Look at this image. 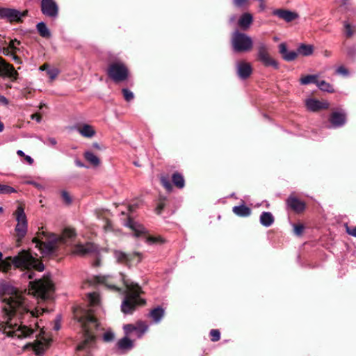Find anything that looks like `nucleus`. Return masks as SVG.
Here are the masks:
<instances>
[{"label":"nucleus","mask_w":356,"mask_h":356,"mask_svg":"<svg viewBox=\"0 0 356 356\" xmlns=\"http://www.w3.org/2000/svg\"><path fill=\"white\" fill-rule=\"evenodd\" d=\"M41 11L46 16L56 18L58 14V6L54 0H42Z\"/></svg>","instance_id":"9b49d317"},{"label":"nucleus","mask_w":356,"mask_h":356,"mask_svg":"<svg viewBox=\"0 0 356 356\" xmlns=\"http://www.w3.org/2000/svg\"><path fill=\"white\" fill-rule=\"evenodd\" d=\"M15 192L16 190L14 188L0 183V194H10Z\"/></svg>","instance_id":"4c0bfd02"},{"label":"nucleus","mask_w":356,"mask_h":356,"mask_svg":"<svg viewBox=\"0 0 356 356\" xmlns=\"http://www.w3.org/2000/svg\"><path fill=\"white\" fill-rule=\"evenodd\" d=\"M105 277H103V280H102V282H105V284L110 289H117V287L113 285V284H110L108 283H107L105 280Z\"/></svg>","instance_id":"bf43d9fd"},{"label":"nucleus","mask_w":356,"mask_h":356,"mask_svg":"<svg viewBox=\"0 0 356 356\" xmlns=\"http://www.w3.org/2000/svg\"><path fill=\"white\" fill-rule=\"evenodd\" d=\"M1 51L4 55L9 56H10V54L14 53L8 47L3 48Z\"/></svg>","instance_id":"5fc2aeb1"},{"label":"nucleus","mask_w":356,"mask_h":356,"mask_svg":"<svg viewBox=\"0 0 356 356\" xmlns=\"http://www.w3.org/2000/svg\"><path fill=\"white\" fill-rule=\"evenodd\" d=\"M118 346L123 350H131L134 347V342L127 337H124L118 341Z\"/></svg>","instance_id":"c85d7f7f"},{"label":"nucleus","mask_w":356,"mask_h":356,"mask_svg":"<svg viewBox=\"0 0 356 356\" xmlns=\"http://www.w3.org/2000/svg\"><path fill=\"white\" fill-rule=\"evenodd\" d=\"M232 211L239 217H248L251 214V209L244 204L234 207Z\"/></svg>","instance_id":"393cba45"},{"label":"nucleus","mask_w":356,"mask_h":356,"mask_svg":"<svg viewBox=\"0 0 356 356\" xmlns=\"http://www.w3.org/2000/svg\"><path fill=\"white\" fill-rule=\"evenodd\" d=\"M147 330L148 325L145 323L143 321L138 322V330L135 331L137 337L141 338Z\"/></svg>","instance_id":"e433bc0d"},{"label":"nucleus","mask_w":356,"mask_h":356,"mask_svg":"<svg viewBox=\"0 0 356 356\" xmlns=\"http://www.w3.org/2000/svg\"><path fill=\"white\" fill-rule=\"evenodd\" d=\"M123 330H124L125 333L128 334L134 331L135 332L136 330H138V325H134L132 324H127L123 326Z\"/></svg>","instance_id":"a19ab883"},{"label":"nucleus","mask_w":356,"mask_h":356,"mask_svg":"<svg viewBox=\"0 0 356 356\" xmlns=\"http://www.w3.org/2000/svg\"><path fill=\"white\" fill-rule=\"evenodd\" d=\"M36 27L42 37L47 38L51 37V32L44 22H41L38 23Z\"/></svg>","instance_id":"2f4dec72"},{"label":"nucleus","mask_w":356,"mask_h":356,"mask_svg":"<svg viewBox=\"0 0 356 356\" xmlns=\"http://www.w3.org/2000/svg\"><path fill=\"white\" fill-rule=\"evenodd\" d=\"M62 197L66 204H70L72 202V198L70 194L67 191H62L61 193Z\"/></svg>","instance_id":"de8ad7c7"},{"label":"nucleus","mask_w":356,"mask_h":356,"mask_svg":"<svg viewBox=\"0 0 356 356\" xmlns=\"http://www.w3.org/2000/svg\"><path fill=\"white\" fill-rule=\"evenodd\" d=\"M19 44V41L17 40H11L9 43L8 47L13 51L15 52L17 50V45Z\"/></svg>","instance_id":"09e8293b"},{"label":"nucleus","mask_w":356,"mask_h":356,"mask_svg":"<svg viewBox=\"0 0 356 356\" xmlns=\"http://www.w3.org/2000/svg\"><path fill=\"white\" fill-rule=\"evenodd\" d=\"M303 229H304V227L302 225H300V224L293 225V231L296 235H298V236L301 235L303 232Z\"/></svg>","instance_id":"49530a36"},{"label":"nucleus","mask_w":356,"mask_h":356,"mask_svg":"<svg viewBox=\"0 0 356 356\" xmlns=\"http://www.w3.org/2000/svg\"><path fill=\"white\" fill-rule=\"evenodd\" d=\"M252 22V15L250 13H244L239 17L238 20V25L241 29L246 31L250 29Z\"/></svg>","instance_id":"412c9836"},{"label":"nucleus","mask_w":356,"mask_h":356,"mask_svg":"<svg viewBox=\"0 0 356 356\" xmlns=\"http://www.w3.org/2000/svg\"><path fill=\"white\" fill-rule=\"evenodd\" d=\"M92 147L95 149H101V146L97 143H94L92 144Z\"/></svg>","instance_id":"774afa93"},{"label":"nucleus","mask_w":356,"mask_h":356,"mask_svg":"<svg viewBox=\"0 0 356 356\" xmlns=\"http://www.w3.org/2000/svg\"><path fill=\"white\" fill-rule=\"evenodd\" d=\"M286 204L296 212H301L305 209V203L295 197H289L286 200Z\"/></svg>","instance_id":"4be33fe9"},{"label":"nucleus","mask_w":356,"mask_h":356,"mask_svg":"<svg viewBox=\"0 0 356 356\" xmlns=\"http://www.w3.org/2000/svg\"><path fill=\"white\" fill-rule=\"evenodd\" d=\"M122 280L127 287V295L122 302L121 310L124 314H131L135 309L136 305L140 304V302L144 304L145 301L139 299L141 289L137 284L126 280L124 277Z\"/></svg>","instance_id":"20e7f679"},{"label":"nucleus","mask_w":356,"mask_h":356,"mask_svg":"<svg viewBox=\"0 0 356 356\" xmlns=\"http://www.w3.org/2000/svg\"><path fill=\"white\" fill-rule=\"evenodd\" d=\"M163 207V204H159L156 208V211H157V213H161V211L162 210Z\"/></svg>","instance_id":"0e129e2a"},{"label":"nucleus","mask_w":356,"mask_h":356,"mask_svg":"<svg viewBox=\"0 0 356 356\" xmlns=\"http://www.w3.org/2000/svg\"><path fill=\"white\" fill-rule=\"evenodd\" d=\"M75 163L77 166L79 167H81V168H84L85 165L83 164V163H81L80 161L77 160L75 161Z\"/></svg>","instance_id":"338daca9"},{"label":"nucleus","mask_w":356,"mask_h":356,"mask_svg":"<svg viewBox=\"0 0 356 356\" xmlns=\"http://www.w3.org/2000/svg\"><path fill=\"white\" fill-rule=\"evenodd\" d=\"M272 13L286 22H290L299 17L297 13L286 9H275Z\"/></svg>","instance_id":"f3484780"},{"label":"nucleus","mask_w":356,"mask_h":356,"mask_svg":"<svg viewBox=\"0 0 356 356\" xmlns=\"http://www.w3.org/2000/svg\"><path fill=\"white\" fill-rule=\"evenodd\" d=\"M47 74L49 75L50 80L53 81L57 77L59 70L55 67L51 68L47 70Z\"/></svg>","instance_id":"ea45409f"},{"label":"nucleus","mask_w":356,"mask_h":356,"mask_svg":"<svg viewBox=\"0 0 356 356\" xmlns=\"http://www.w3.org/2000/svg\"><path fill=\"white\" fill-rule=\"evenodd\" d=\"M74 236V230L73 229L67 228L63 231L60 236L56 238V241L58 242L66 243L67 239L72 238Z\"/></svg>","instance_id":"c756f323"},{"label":"nucleus","mask_w":356,"mask_h":356,"mask_svg":"<svg viewBox=\"0 0 356 356\" xmlns=\"http://www.w3.org/2000/svg\"><path fill=\"white\" fill-rule=\"evenodd\" d=\"M122 92H123L124 99L127 102H129V101H131V100H132L134 99V94L129 90H128L127 88H124V89L122 90Z\"/></svg>","instance_id":"c03bdc74"},{"label":"nucleus","mask_w":356,"mask_h":356,"mask_svg":"<svg viewBox=\"0 0 356 356\" xmlns=\"http://www.w3.org/2000/svg\"><path fill=\"white\" fill-rule=\"evenodd\" d=\"M330 122L334 128L343 126L346 122V115L343 111L333 112L330 116Z\"/></svg>","instance_id":"6ab92c4d"},{"label":"nucleus","mask_w":356,"mask_h":356,"mask_svg":"<svg viewBox=\"0 0 356 356\" xmlns=\"http://www.w3.org/2000/svg\"><path fill=\"white\" fill-rule=\"evenodd\" d=\"M17 225L15 228L17 236V241L22 240L28 231V222L24 209L19 206L15 213Z\"/></svg>","instance_id":"6e6552de"},{"label":"nucleus","mask_w":356,"mask_h":356,"mask_svg":"<svg viewBox=\"0 0 356 356\" xmlns=\"http://www.w3.org/2000/svg\"><path fill=\"white\" fill-rule=\"evenodd\" d=\"M159 241L163 242V241L160 237H149L147 238V242L150 244L155 243Z\"/></svg>","instance_id":"603ef678"},{"label":"nucleus","mask_w":356,"mask_h":356,"mask_svg":"<svg viewBox=\"0 0 356 356\" xmlns=\"http://www.w3.org/2000/svg\"><path fill=\"white\" fill-rule=\"evenodd\" d=\"M50 344V339L43 338L40 340L36 341L33 343H27L24 346V349L29 347H32L34 353L37 355H42L46 350L49 348Z\"/></svg>","instance_id":"ddd939ff"},{"label":"nucleus","mask_w":356,"mask_h":356,"mask_svg":"<svg viewBox=\"0 0 356 356\" xmlns=\"http://www.w3.org/2000/svg\"><path fill=\"white\" fill-rule=\"evenodd\" d=\"M78 132L85 138H92L95 135V130L94 128L88 124H84L78 129Z\"/></svg>","instance_id":"a878e982"},{"label":"nucleus","mask_w":356,"mask_h":356,"mask_svg":"<svg viewBox=\"0 0 356 356\" xmlns=\"http://www.w3.org/2000/svg\"><path fill=\"white\" fill-rule=\"evenodd\" d=\"M128 70L122 63H115L110 65L108 69V75L115 82H120L126 80L128 77Z\"/></svg>","instance_id":"1a4fd4ad"},{"label":"nucleus","mask_w":356,"mask_h":356,"mask_svg":"<svg viewBox=\"0 0 356 356\" xmlns=\"http://www.w3.org/2000/svg\"><path fill=\"white\" fill-rule=\"evenodd\" d=\"M346 232L349 235L356 237V227L353 229H350L348 227H347Z\"/></svg>","instance_id":"6e6d98bb"},{"label":"nucleus","mask_w":356,"mask_h":356,"mask_svg":"<svg viewBox=\"0 0 356 356\" xmlns=\"http://www.w3.org/2000/svg\"><path fill=\"white\" fill-rule=\"evenodd\" d=\"M12 264L15 268L26 269L27 271L22 273V277L24 279L31 280L35 277V273L31 269H35L39 272L44 270V266L40 263L38 259L33 257L29 251L22 250L17 255L12 257H8L2 259L0 262V270L7 272L11 268Z\"/></svg>","instance_id":"f03ea898"},{"label":"nucleus","mask_w":356,"mask_h":356,"mask_svg":"<svg viewBox=\"0 0 356 356\" xmlns=\"http://www.w3.org/2000/svg\"><path fill=\"white\" fill-rule=\"evenodd\" d=\"M46 144L55 146L57 144L56 140L54 138H48Z\"/></svg>","instance_id":"4d7b16f0"},{"label":"nucleus","mask_w":356,"mask_h":356,"mask_svg":"<svg viewBox=\"0 0 356 356\" xmlns=\"http://www.w3.org/2000/svg\"><path fill=\"white\" fill-rule=\"evenodd\" d=\"M17 76V72L13 66L6 63L3 59L0 58V76L16 79Z\"/></svg>","instance_id":"dca6fc26"},{"label":"nucleus","mask_w":356,"mask_h":356,"mask_svg":"<svg viewBox=\"0 0 356 356\" xmlns=\"http://www.w3.org/2000/svg\"><path fill=\"white\" fill-rule=\"evenodd\" d=\"M98 250V247L91 243H87L85 245L78 244L75 246L72 253L75 255L84 256L87 254L93 252Z\"/></svg>","instance_id":"2eb2a0df"},{"label":"nucleus","mask_w":356,"mask_h":356,"mask_svg":"<svg viewBox=\"0 0 356 356\" xmlns=\"http://www.w3.org/2000/svg\"><path fill=\"white\" fill-rule=\"evenodd\" d=\"M249 0H234V4L236 7H243L248 3Z\"/></svg>","instance_id":"3c124183"},{"label":"nucleus","mask_w":356,"mask_h":356,"mask_svg":"<svg viewBox=\"0 0 356 356\" xmlns=\"http://www.w3.org/2000/svg\"><path fill=\"white\" fill-rule=\"evenodd\" d=\"M10 57L14 60L15 61L17 62L18 63H21L19 61V58L15 55V53L10 54Z\"/></svg>","instance_id":"052dcab7"},{"label":"nucleus","mask_w":356,"mask_h":356,"mask_svg":"<svg viewBox=\"0 0 356 356\" xmlns=\"http://www.w3.org/2000/svg\"><path fill=\"white\" fill-rule=\"evenodd\" d=\"M279 52L282 55V58L288 62L293 61L298 57L297 51H289L286 44L284 42L279 44Z\"/></svg>","instance_id":"aec40b11"},{"label":"nucleus","mask_w":356,"mask_h":356,"mask_svg":"<svg viewBox=\"0 0 356 356\" xmlns=\"http://www.w3.org/2000/svg\"><path fill=\"white\" fill-rule=\"evenodd\" d=\"M256 58L265 67L279 68V63L270 55L268 45L264 41H258L256 45Z\"/></svg>","instance_id":"0eeeda50"},{"label":"nucleus","mask_w":356,"mask_h":356,"mask_svg":"<svg viewBox=\"0 0 356 356\" xmlns=\"http://www.w3.org/2000/svg\"><path fill=\"white\" fill-rule=\"evenodd\" d=\"M54 291L52 281L48 277H44L29 282V294L32 295L38 300H45L49 299Z\"/></svg>","instance_id":"39448f33"},{"label":"nucleus","mask_w":356,"mask_h":356,"mask_svg":"<svg viewBox=\"0 0 356 356\" xmlns=\"http://www.w3.org/2000/svg\"><path fill=\"white\" fill-rule=\"evenodd\" d=\"M298 55L300 54L304 56H309L314 53V46L312 44H306L301 43L297 49Z\"/></svg>","instance_id":"bb28decb"},{"label":"nucleus","mask_w":356,"mask_h":356,"mask_svg":"<svg viewBox=\"0 0 356 356\" xmlns=\"http://www.w3.org/2000/svg\"><path fill=\"white\" fill-rule=\"evenodd\" d=\"M124 225L134 231L135 236L136 237L139 236L140 234L145 233V229L141 225L131 219H129Z\"/></svg>","instance_id":"5701e85b"},{"label":"nucleus","mask_w":356,"mask_h":356,"mask_svg":"<svg viewBox=\"0 0 356 356\" xmlns=\"http://www.w3.org/2000/svg\"><path fill=\"white\" fill-rule=\"evenodd\" d=\"M161 181L163 186L166 188L168 191H171L172 185L170 184L169 179L167 177H162L161 179Z\"/></svg>","instance_id":"79ce46f5"},{"label":"nucleus","mask_w":356,"mask_h":356,"mask_svg":"<svg viewBox=\"0 0 356 356\" xmlns=\"http://www.w3.org/2000/svg\"><path fill=\"white\" fill-rule=\"evenodd\" d=\"M8 295L3 300L2 316L0 319V332H3L8 337L17 339L30 337L35 330L26 325L18 324L17 320L22 315L29 312V308L23 296L13 286L5 289Z\"/></svg>","instance_id":"f257e3e1"},{"label":"nucleus","mask_w":356,"mask_h":356,"mask_svg":"<svg viewBox=\"0 0 356 356\" xmlns=\"http://www.w3.org/2000/svg\"><path fill=\"white\" fill-rule=\"evenodd\" d=\"M31 118L33 120H35L38 122H40L41 120L40 116L38 115H32Z\"/></svg>","instance_id":"e2e57ef3"},{"label":"nucleus","mask_w":356,"mask_h":356,"mask_svg":"<svg viewBox=\"0 0 356 356\" xmlns=\"http://www.w3.org/2000/svg\"><path fill=\"white\" fill-rule=\"evenodd\" d=\"M252 72V68L250 63L241 60L236 63V74L241 79H248Z\"/></svg>","instance_id":"4468645a"},{"label":"nucleus","mask_w":356,"mask_h":356,"mask_svg":"<svg viewBox=\"0 0 356 356\" xmlns=\"http://www.w3.org/2000/svg\"><path fill=\"white\" fill-rule=\"evenodd\" d=\"M115 339V334L111 330L106 331L103 335V340L105 342L113 341Z\"/></svg>","instance_id":"58836bf2"},{"label":"nucleus","mask_w":356,"mask_h":356,"mask_svg":"<svg viewBox=\"0 0 356 356\" xmlns=\"http://www.w3.org/2000/svg\"><path fill=\"white\" fill-rule=\"evenodd\" d=\"M26 13L27 11L21 12L14 8H0V19H7L10 22H19Z\"/></svg>","instance_id":"9d476101"},{"label":"nucleus","mask_w":356,"mask_h":356,"mask_svg":"<svg viewBox=\"0 0 356 356\" xmlns=\"http://www.w3.org/2000/svg\"><path fill=\"white\" fill-rule=\"evenodd\" d=\"M46 309L44 308H36L35 311L31 312V314L33 316H38L39 314L44 312Z\"/></svg>","instance_id":"864d4df0"},{"label":"nucleus","mask_w":356,"mask_h":356,"mask_svg":"<svg viewBox=\"0 0 356 356\" xmlns=\"http://www.w3.org/2000/svg\"><path fill=\"white\" fill-rule=\"evenodd\" d=\"M336 73L339 75L347 76L349 74L348 70L344 66H339L336 69Z\"/></svg>","instance_id":"37998d69"},{"label":"nucleus","mask_w":356,"mask_h":356,"mask_svg":"<svg viewBox=\"0 0 356 356\" xmlns=\"http://www.w3.org/2000/svg\"><path fill=\"white\" fill-rule=\"evenodd\" d=\"M0 104L3 105L8 104V100L7 99V98L1 95H0Z\"/></svg>","instance_id":"13d9d810"},{"label":"nucleus","mask_w":356,"mask_h":356,"mask_svg":"<svg viewBox=\"0 0 356 356\" xmlns=\"http://www.w3.org/2000/svg\"><path fill=\"white\" fill-rule=\"evenodd\" d=\"M231 44L234 52H249L253 48L254 42L250 35L236 30L232 33Z\"/></svg>","instance_id":"423d86ee"},{"label":"nucleus","mask_w":356,"mask_h":356,"mask_svg":"<svg viewBox=\"0 0 356 356\" xmlns=\"http://www.w3.org/2000/svg\"><path fill=\"white\" fill-rule=\"evenodd\" d=\"M90 308L88 309H79L74 311V318L76 320L81 323L84 330V339L78 345L77 350H86L88 351L95 341V337L92 335L88 329L86 327L88 323H96V319L92 316L95 312L93 307L98 305L99 302V297L97 293H90L88 295Z\"/></svg>","instance_id":"7ed1b4c3"},{"label":"nucleus","mask_w":356,"mask_h":356,"mask_svg":"<svg viewBox=\"0 0 356 356\" xmlns=\"http://www.w3.org/2000/svg\"><path fill=\"white\" fill-rule=\"evenodd\" d=\"M274 220L275 219L273 214L268 211L262 212L259 218L260 223L266 227L271 226Z\"/></svg>","instance_id":"b1692460"},{"label":"nucleus","mask_w":356,"mask_h":356,"mask_svg":"<svg viewBox=\"0 0 356 356\" xmlns=\"http://www.w3.org/2000/svg\"><path fill=\"white\" fill-rule=\"evenodd\" d=\"M25 160L29 163L32 164L33 163V159L30 156H25Z\"/></svg>","instance_id":"680f3d73"},{"label":"nucleus","mask_w":356,"mask_h":356,"mask_svg":"<svg viewBox=\"0 0 356 356\" xmlns=\"http://www.w3.org/2000/svg\"><path fill=\"white\" fill-rule=\"evenodd\" d=\"M316 86L320 90L325 92H333L334 91L332 85L325 81H318Z\"/></svg>","instance_id":"c9c22d12"},{"label":"nucleus","mask_w":356,"mask_h":356,"mask_svg":"<svg viewBox=\"0 0 356 356\" xmlns=\"http://www.w3.org/2000/svg\"><path fill=\"white\" fill-rule=\"evenodd\" d=\"M33 242L35 244V247L39 249L43 256H48L54 252L56 248L55 244L57 241L55 238L53 241L47 243L41 242L37 238H34Z\"/></svg>","instance_id":"f8f14e48"},{"label":"nucleus","mask_w":356,"mask_h":356,"mask_svg":"<svg viewBox=\"0 0 356 356\" xmlns=\"http://www.w3.org/2000/svg\"><path fill=\"white\" fill-rule=\"evenodd\" d=\"M318 78V74H314V75H307L300 79V83L302 85H307L312 83H314L316 85V83L318 82L317 79Z\"/></svg>","instance_id":"72a5a7b5"},{"label":"nucleus","mask_w":356,"mask_h":356,"mask_svg":"<svg viewBox=\"0 0 356 356\" xmlns=\"http://www.w3.org/2000/svg\"><path fill=\"white\" fill-rule=\"evenodd\" d=\"M49 70L47 64H44L40 67V70H41V71H44V70Z\"/></svg>","instance_id":"69168bd1"},{"label":"nucleus","mask_w":356,"mask_h":356,"mask_svg":"<svg viewBox=\"0 0 356 356\" xmlns=\"http://www.w3.org/2000/svg\"><path fill=\"white\" fill-rule=\"evenodd\" d=\"M211 336V340L213 341H217L220 339V333L218 330H211L210 332Z\"/></svg>","instance_id":"a18cd8bd"},{"label":"nucleus","mask_w":356,"mask_h":356,"mask_svg":"<svg viewBox=\"0 0 356 356\" xmlns=\"http://www.w3.org/2000/svg\"><path fill=\"white\" fill-rule=\"evenodd\" d=\"M344 27L346 29V34L348 37H350L353 35V33L351 29V26L348 22H345Z\"/></svg>","instance_id":"8fccbe9b"},{"label":"nucleus","mask_w":356,"mask_h":356,"mask_svg":"<svg viewBox=\"0 0 356 356\" xmlns=\"http://www.w3.org/2000/svg\"><path fill=\"white\" fill-rule=\"evenodd\" d=\"M164 309L161 307H157L150 312L149 316L152 318L154 323H158L164 316Z\"/></svg>","instance_id":"cd10ccee"},{"label":"nucleus","mask_w":356,"mask_h":356,"mask_svg":"<svg viewBox=\"0 0 356 356\" xmlns=\"http://www.w3.org/2000/svg\"><path fill=\"white\" fill-rule=\"evenodd\" d=\"M305 105L309 111L316 112L321 109L327 108L330 104L327 101L321 102L316 99H307L305 101Z\"/></svg>","instance_id":"a211bd4d"},{"label":"nucleus","mask_w":356,"mask_h":356,"mask_svg":"<svg viewBox=\"0 0 356 356\" xmlns=\"http://www.w3.org/2000/svg\"><path fill=\"white\" fill-rule=\"evenodd\" d=\"M114 256L118 262L127 263L131 260L129 254L119 250H115L114 252Z\"/></svg>","instance_id":"473e14b6"},{"label":"nucleus","mask_w":356,"mask_h":356,"mask_svg":"<svg viewBox=\"0 0 356 356\" xmlns=\"http://www.w3.org/2000/svg\"><path fill=\"white\" fill-rule=\"evenodd\" d=\"M84 158L88 162L95 167H97L100 164L99 159L90 151H86L84 153Z\"/></svg>","instance_id":"7c9ffc66"},{"label":"nucleus","mask_w":356,"mask_h":356,"mask_svg":"<svg viewBox=\"0 0 356 356\" xmlns=\"http://www.w3.org/2000/svg\"><path fill=\"white\" fill-rule=\"evenodd\" d=\"M172 181L174 184L179 188H182L184 186L185 182L183 176L178 173H174L172 175Z\"/></svg>","instance_id":"f704fd0d"}]
</instances>
